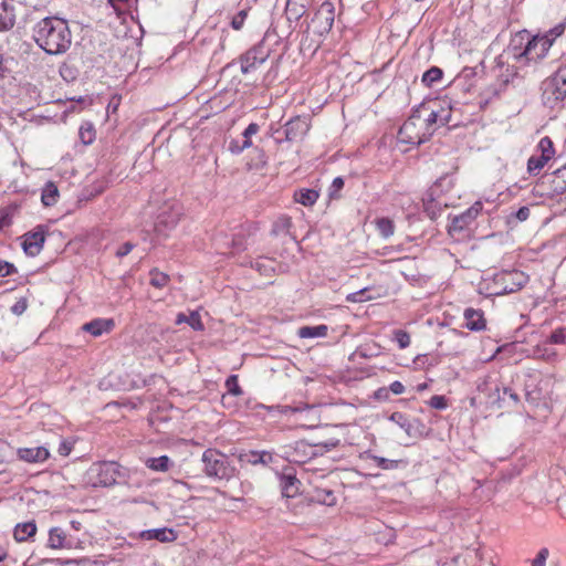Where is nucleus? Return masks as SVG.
I'll use <instances>...</instances> for the list:
<instances>
[{
	"label": "nucleus",
	"instance_id": "nucleus-26",
	"mask_svg": "<svg viewBox=\"0 0 566 566\" xmlns=\"http://www.w3.org/2000/svg\"><path fill=\"white\" fill-rule=\"evenodd\" d=\"M36 533V524L34 521L19 523L13 530V537L17 542H25L33 537Z\"/></svg>",
	"mask_w": 566,
	"mask_h": 566
},
{
	"label": "nucleus",
	"instance_id": "nucleus-47",
	"mask_svg": "<svg viewBox=\"0 0 566 566\" xmlns=\"http://www.w3.org/2000/svg\"><path fill=\"white\" fill-rule=\"evenodd\" d=\"M545 344L565 345L566 344V327L556 328L547 337Z\"/></svg>",
	"mask_w": 566,
	"mask_h": 566
},
{
	"label": "nucleus",
	"instance_id": "nucleus-27",
	"mask_svg": "<svg viewBox=\"0 0 566 566\" xmlns=\"http://www.w3.org/2000/svg\"><path fill=\"white\" fill-rule=\"evenodd\" d=\"M294 200L305 207H312L319 198V192L315 189L301 188L295 190Z\"/></svg>",
	"mask_w": 566,
	"mask_h": 566
},
{
	"label": "nucleus",
	"instance_id": "nucleus-55",
	"mask_svg": "<svg viewBox=\"0 0 566 566\" xmlns=\"http://www.w3.org/2000/svg\"><path fill=\"white\" fill-rule=\"evenodd\" d=\"M135 248V244L132 243L130 241H127L125 243H123L118 249L117 251L115 252V255L118 258V259H122L124 256H126L127 254H129L133 249Z\"/></svg>",
	"mask_w": 566,
	"mask_h": 566
},
{
	"label": "nucleus",
	"instance_id": "nucleus-19",
	"mask_svg": "<svg viewBox=\"0 0 566 566\" xmlns=\"http://www.w3.org/2000/svg\"><path fill=\"white\" fill-rule=\"evenodd\" d=\"M17 455L28 463H43L50 458V452L45 447L19 448Z\"/></svg>",
	"mask_w": 566,
	"mask_h": 566
},
{
	"label": "nucleus",
	"instance_id": "nucleus-45",
	"mask_svg": "<svg viewBox=\"0 0 566 566\" xmlns=\"http://www.w3.org/2000/svg\"><path fill=\"white\" fill-rule=\"evenodd\" d=\"M17 209V206H8L0 211V229L11 226L12 218Z\"/></svg>",
	"mask_w": 566,
	"mask_h": 566
},
{
	"label": "nucleus",
	"instance_id": "nucleus-37",
	"mask_svg": "<svg viewBox=\"0 0 566 566\" xmlns=\"http://www.w3.org/2000/svg\"><path fill=\"white\" fill-rule=\"evenodd\" d=\"M96 132L91 122H84L78 128V137L83 145H91L95 140Z\"/></svg>",
	"mask_w": 566,
	"mask_h": 566
},
{
	"label": "nucleus",
	"instance_id": "nucleus-25",
	"mask_svg": "<svg viewBox=\"0 0 566 566\" xmlns=\"http://www.w3.org/2000/svg\"><path fill=\"white\" fill-rule=\"evenodd\" d=\"M426 106L428 107V111H430L428 116L424 119L428 133L429 132L433 133V130L430 129L433 124L440 123V125H446L449 122V119L451 117L450 109L441 108L440 111H438V109H430L429 105H427V104H426Z\"/></svg>",
	"mask_w": 566,
	"mask_h": 566
},
{
	"label": "nucleus",
	"instance_id": "nucleus-44",
	"mask_svg": "<svg viewBox=\"0 0 566 566\" xmlns=\"http://www.w3.org/2000/svg\"><path fill=\"white\" fill-rule=\"evenodd\" d=\"M345 180L343 177H336L332 181L329 188H328V199L329 200H338L340 199V191L344 188Z\"/></svg>",
	"mask_w": 566,
	"mask_h": 566
},
{
	"label": "nucleus",
	"instance_id": "nucleus-18",
	"mask_svg": "<svg viewBox=\"0 0 566 566\" xmlns=\"http://www.w3.org/2000/svg\"><path fill=\"white\" fill-rule=\"evenodd\" d=\"M138 537L145 541H158L160 543H171L178 537L177 532L174 528L160 527L145 530L138 533Z\"/></svg>",
	"mask_w": 566,
	"mask_h": 566
},
{
	"label": "nucleus",
	"instance_id": "nucleus-14",
	"mask_svg": "<svg viewBox=\"0 0 566 566\" xmlns=\"http://www.w3.org/2000/svg\"><path fill=\"white\" fill-rule=\"evenodd\" d=\"M48 227L44 224L36 226L32 231L22 235V249L29 256L38 255L43 249Z\"/></svg>",
	"mask_w": 566,
	"mask_h": 566
},
{
	"label": "nucleus",
	"instance_id": "nucleus-57",
	"mask_svg": "<svg viewBox=\"0 0 566 566\" xmlns=\"http://www.w3.org/2000/svg\"><path fill=\"white\" fill-rule=\"evenodd\" d=\"M367 292V289H361L357 292L350 293L347 295V301L349 302H365L369 300V297H366L365 294Z\"/></svg>",
	"mask_w": 566,
	"mask_h": 566
},
{
	"label": "nucleus",
	"instance_id": "nucleus-10",
	"mask_svg": "<svg viewBox=\"0 0 566 566\" xmlns=\"http://www.w3.org/2000/svg\"><path fill=\"white\" fill-rule=\"evenodd\" d=\"M542 101L549 108L562 106L566 99V88L560 85L559 81L553 74L542 84Z\"/></svg>",
	"mask_w": 566,
	"mask_h": 566
},
{
	"label": "nucleus",
	"instance_id": "nucleus-54",
	"mask_svg": "<svg viewBox=\"0 0 566 566\" xmlns=\"http://www.w3.org/2000/svg\"><path fill=\"white\" fill-rule=\"evenodd\" d=\"M553 76H556V78L559 81L560 85L566 88V60L553 73Z\"/></svg>",
	"mask_w": 566,
	"mask_h": 566
},
{
	"label": "nucleus",
	"instance_id": "nucleus-31",
	"mask_svg": "<svg viewBox=\"0 0 566 566\" xmlns=\"http://www.w3.org/2000/svg\"><path fill=\"white\" fill-rule=\"evenodd\" d=\"M181 323H187L193 331H203L205 328L200 314L197 311L191 312L189 315L179 313L176 318V324Z\"/></svg>",
	"mask_w": 566,
	"mask_h": 566
},
{
	"label": "nucleus",
	"instance_id": "nucleus-13",
	"mask_svg": "<svg viewBox=\"0 0 566 566\" xmlns=\"http://www.w3.org/2000/svg\"><path fill=\"white\" fill-rule=\"evenodd\" d=\"M311 128L307 116H294L286 122L283 128H276L275 133H283L286 142L302 140Z\"/></svg>",
	"mask_w": 566,
	"mask_h": 566
},
{
	"label": "nucleus",
	"instance_id": "nucleus-63",
	"mask_svg": "<svg viewBox=\"0 0 566 566\" xmlns=\"http://www.w3.org/2000/svg\"><path fill=\"white\" fill-rule=\"evenodd\" d=\"M389 391H391L394 395H401L405 392V386L402 382L396 380L390 384L389 388H387Z\"/></svg>",
	"mask_w": 566,
	"mask_h": 566
},
{
	"label": "nucleus",
	"instance_id": "nucleus-53",
	"mask_svg": "<svg viewBox=\"0 0 566 566\" xmlns=\"http://www.w3.org/2000/svg\"><path fill=\"white\" fill-rule=\"evenodd\" d=\"M430 407L434 409H444L447 407V398L444 396H432L429 400Z\"/></svg>",
	"mask_w": 566,
	"mask_h": 566
},
{
	"label": "nucleus",
	"instance_id": "nucleus-30",
	"mask_svg": "<svg viewBox=\"0 0 566 566\" xmlns=\"http://www.w3.org/2000/svg\"><path fill=\"white\" fill-rule=\"evenodd\" d=\"M59 198V189L56 185L52 181H48L41 193V201L45 207H52L57 202Z\"/></svg>",
	"mask_w": 566,
	"mask_h": 566
},
{
	"label": "nucleus",
	"instance_id": "nucleus-22",
	"mask_svg": "<svg viewBox=\"0 0 566 566\" xmlns=\"http://www.w3.org/2000/svg\"><path fill=\"white\" fill-rule=\"evenodd\" d=\"M463 317L465 319V327L470 331L480 332L486 327V321L481 310L465 308Z\"/></svg>",
	"mask_w": 566,
	"mask_h": 566
},
{
	"label": "nucleus",
	"instance_id": "nucleus-56",
	"mask_svg": "<svg viewBox=\"0 0 566 566\" xmlns=\"http://www.w3.org/2000/svg\"><path fill=\"white\" fill-rule=\"evenodd\" d=\"M548 557V549L542 548L536 557L532 560V566H545Z\"/></svg>",
	"mask_w": 566,
	"mask_h": 566
},
{
	"label": "nucleus",
	"instance_id": "nucleus-46",
	"mask_svg": "<svg viewBox=\"0 0 566 566\" xmlns=\"http://www.w3.org/2000/svg\"><path fill=\"white\" fill-rule=\"evenodd\" d=\"M260 130V126L256 123H251L242 133L243 143L241 144V148H250L252 146L251 137L258 134Z\"/></svg>",
	"mask_w": 566,
	"mask_h": 566
},
{
	"label": "nucleus",
	"instance_id": "nucleus-43",
	"mask_svg": "<svg viewBox=\"0 0 566 566\" xmlns=\"http://www.w3.org/2000/svg\"><path fill=\"white\" fill-rule=\"evenodd\" d=\"M150 284L157 289H163L169 282L168 274L153 269L149 271Z\"/></svg>",
	"mask_w": 566,
	"mask_h": 566
},
{
	"label": "nucleus",
	"instance_id": "nucleus-58",
	"mask_svg": "<svg viewBox=\"0 0 566 566\" xmlns=\"http://www.w3.org/2000/svg\"><path fill=\"white\" fill-rule=\"evenodd\" d=\"M64 566H103L99 562L92 559L70 560Z\"/></svg>",
	"mask_w": 566,
	"mask_h": 566
},
{
	"label": "nucleus",
	"instance_id": "nucleus-3",
	"mask_svg": "<svg viewBox=\"0 0 566 566\" xmlns=\"http://www.w3.org/2000/svg\"><path fill=\"white\" fill-rule=\"evenodd\" d=\"M528 277L518 270H503L495 273L491 280H484L489 295H504L520 291L527 283Z\"/></svg>",
	"mask_w": 566,
	"mask_h": 566
},
{
	"label": "nucleus",
	"instance_id": "nucleus-2",
	"mask_svg": "<svg viewBox=\"0 0 566 566\" xmlns=\"http://www.w3.org/2000/svg\"><path fill=\"white\" fill-rule=\"evenodd\" d=\"M553 43L554 38H549L548 34L530 36V34L524 31L516 34L512 40L510 50L517 61L538 62L546 57Z\"/></svg>",
	"mask_w": 566,
	"mask_h": 566
},
{
	"label": "nucleus",
	"instance_id": "nucleus-21",
	"mask_svg": "<svg viewBox=\"0 0 566 566\" xmlns=\"http://www.w3.org/2000/svg\"><path fill=\"white\" fill-rule=\"evenodd\" d=\"M15 23L14 6L10 0H0V32L11 30Z\"/></svg>",
	"mask_w": 566,
	"mask_h": 566
},
{
	"label": "nucleus",
	"instance_id": "nucleus-8",
	"mask_svg": "<svg viewBox=\"0 0 566 566\" xmlns=\"http://www.w3.org/2000/svg\"><path fill=\"white\" fill-rule=\"evenodd\" d=\"M423 112H428L426 104H420L412 111L411 116L398 130V139L400 143L419 146L430 138L432 132H429L428 134H420L417 129L416 119H420Z\"/></svg>",
	"mask_w": 566,
	"mask_h": 566
},
{
	"label": "nucleus",
	"instance_id": "nucleus-35",
	"mask_svg": "<svg viewBox=\"0 0 566 566\" xmlns=\"http://www.w3.org/2000/svg\"><path fill=\"white\" fill-rule=\"evenodd\" d=\"M291 227L292 219L287 216H282L273 222L271 234L274 237L289 234Z\"/></svg>",
	"mask_w": 566,
	"mask_h": 566
},
{
	"label": "nucleus",
	"instance_id": "nucleus-61",
	"mask_svg": "<svg viewBox=\"0 0 566 566\" xmlns=\"http://www.w3.org/2000/svg\"><path fill=\"white\" fill-rule=\"evenodd\" d=\"M531 210L528 207H521L513 216L521 222L526 221L530 217Z\"/></svg>",
	"mask_w": 566,
	"mask_h": 566
},
{
	"label": "nucleus",
	"instance_id": "nucleus-4",
	"mask_svg": "<svg viewBox=\"0 0 566 566\" xmlns=\"http://www.w3.org/2000/svg\"><path fill=\"white\" fill-rule=\"evenodd\" d=\"M483 209L482 201H475L470 208L451 218L447 228L448 234L454 241H464L471 237L472 224Z\"/></svg>",
	"mask_w": 566,
	"mask_h": 566
},
{
	"label": "nucleus",
	"instance_id": "nucleus-5",
	"mask_svg": "<svg viewBox=\"0 0 566 566\" xmlns=\"http://www.w3.org/2000/svg\"><path fill=\"white\" fill-rule=\"evenodd\" d=\"M339 443L338 439H329L324 442H305L303 440L284 444L280 448L281 457L290 462L302 463L310 459L314 453L311 452L312 447L324 448V451L335 449Z\"/></svg>",
	"mask_w": 566,
	"mask_h": 566
},
{
	"label": "nucleus",
	"instance_id": "nucleus-24",
	"mask_svg": "<svg viewBox=\"0 0 566 566\" xmlns=\"http://www.w3.org/2000/svg\"><path fill=\"white\" fill-rule=\"evenodd\" d=\"M308 502L334 506L336 505L337 499L332 490L316 488L308 496Z\"/></svg>",
	"mask_w": 566,
	"mask_h": 566
},
{
	"label": "nucleus",
	"instance_id": "nucleus-49",
	"mask_svg": "<svg viewBox=\"0 0 566 566\" xmlns=\"http://www.w3.org/2000/svg\"><path fill=\"white\" fill-rule=\"evenodd\" d=\"M394 338L400 348H406L410 345V335L403 329H396Z\"/></svg>",
	"mask_w": 566,
	"mask_h": 566
},
{
	"label": "nucleus",
	"instance_id": "nucleus-48",
	"mask_svg": "<svg viewBox=\"0 0 566 566\" xmlns=\"http://www.w3.org/2000/svg\"><path fill=\"white\" fill-rule=\"evenodd\" d=\"M226 387H227L228 392L233 395V396L242 395V389L239 386L238 376L237 375H231V376H229L227 378Z\"/></svg>",
	"mask_w": 566,
	"mask_h": 566
},
{
	"label": "nucleus",
	"instance_id": "nucleus-60",
	"mask_svg": "<svg viewBox=\"0 0 566 566\" xmlns=\"http://www.w3.org/2000/svg\"><path fill=\"white\" fill-rule=\"evenodd\" d=\"M566 24L564 22L558 23L554 28H552L548 32L545 34H548L549 38H554V41L560 36L565 31Z\"/></svg>",
	"mask_w": 566,
	"mask_h": 566
},
{
	"label": "nucleus",
	"instance_id": "nucleus-16",
	"mask_svg": "<svg viewBox=\"0 0 566 566\" xmlns=\"http://www.w3.org/2000/svg\"><path fill=\"white\" fill-rule=\"evenodd\" d=\"M180 214L175 210L161 211L154 223V232L158 238H166L168 232L172 230L179 222Z\"/></svg>",
	"mask_w": 566,
	"mask_h": 566
},
{
	"label": "nucleus",
	"instance_id": "nucleus-11",
	"mask_svg": "<svg viewBox=\"0 0 566 566\" xmlns=\"http://www.w3.org/2000/svg\"><path fill=\"white\" fill-rule=\"evenodd\" d=\"M537 149L541 154L533 155L527 160V171L531 176H536L555 154L553 142L547 136L539 140Z\"/></svg>",
	"mask_w": 566,
	"mask_h": 566
},
{
	"label": "nucleus",
	"instance_id": "nucleus-50",
	"mask_svg": "<svg viewBox=\"0 0 566 566\" xmlns=\"http://www.w3.org/2000/svg\"><path fill=\"white\" fill-rule=\"evenodd\" d=\"M76 440L73 438L64 439L60 442L57 452L62 457H67L73 450V447L75 444Z\"/></svg>",
	"mask_w": 566,
	"mask_h": 566
},
{
	"label": "nucleus",
	"instance_id": "nucleus-52",
	"mask_svg": "<svg viewBox=\"0 0 566 566\" xmlns=\"http://www.w3.org/2000/svg\"><path fill=\"white\" fill-rule=\"evenodd\" d=\"M248 17V11L247 10H241L240 12H238L231 20V27L234 29V30H240L243 24H244V21Z\"/></svg>",
	"mask_w": 566,
	"mask_h": 566
},
{
	"label": "nucleus",
	"instance_id": "nucleus-38",
	"mask_svg": "<svg viewBox=\"0 0 566 566\" xmlns=\"http://www.w3.org/2000/svg\"><path fill=\"white\" fill-rule=\"evenodd\" d=\"M443 71L438 66H431L421 77V82L426 87H432L437 82L441 81Z\"/></svg>",
	"mask_w": 566,
	"mask_h": 566
},
{
	"label": "nucleus",
	"instance_id": "nucleus-20",
	"mask_svg": "<svg viewBox=\"0 0 566 566\" xmlns=\"http://www.w3.org/2000/svg\"><path fill=\"white\" fill-rule=\"evenodd\" d=\"M115 326L113 318H95L82 326L84 332L90 333L94 337L109 333Z\"/></svg>",
	"mask_w": 566,
	"mask_h": 566
},
{
	"label": "nucleus",
	"instance_id": "nucleus-28",
	"mask_svg": "<svg viewBox=\"0 0 566 566\" xmlns=\"http://www.w3.org/2000/svg\"><path fill=\"white\" fill-rule=\"evenodd\" d=\"M239 460L243 463H250V464H268L272 461L271 453L266 451L258 452V451H248L244 453H241L239 455Z\"/></svg>",
	"mask_w": 566,
	"mask_h": 566
},
{
	"label": "nucleus",
	"instance_id": "nucleus-6",
	"mask_svg": "<svg viewBox=\"0 0 566 566\" xmlns=\"http://www.w3.org/2000/svg\"><path fill=\"white\" fill-rule=\"evenodd\" d=\"M203 472L207 476L218 480H230L234 475V468L228 457L216 449H207L202 453Z\"/></svg>",
	"mask_w": 566,
	"mask_h": 566
},
{
	"label": "nucleus",
	"instance_id": "nucleus-59",
	"mask_svg": "<svg viewBox=\"0 0 566 566\" xmlns=\"http://www.w3.org/2000/svg\"><path fill=\"white\" fill-rule=\"evenodd\" d=\"M28 307V302L25 298H20L19 301H17L12 307H11V312L15 315H21L25 312Z\"/></svg>",
	"mask_w": 566,
	"mask_h": 566
},
{
	"label": "nucleus",
	"instance_id": "nucleus-17",
	"mask_svg": "<svg viewBox=\"0 0 566 566\" xmlns=\"http://www.w3.org/2000/svg\"><path fill=\"white\" fill-rule=\"evenodd\" d=\"M423 429L427 427H398L394 437L399 444L408 447L429 434V430Z\"/></svg>",
	"mask_w": 566,
	"mask_h": 566
},
{
	"label": "nucleus",
	"instance_id": "nucleus-42",
	"mask_svg": "<svg viewBox=\"0 0 566 566\" xmlns=\"http://www.w3.org/2000/svg\"><path fill=\"white\" fill-rule=\"evenodd\" d=\"M376 227L380 235L385 239L394 234L395 226L394 222L388 218L377 219Z\"/></svg>",
	"mask_w": 566,
	"mask_h": 566
},
{
	"label": "nucleus",
	"instance_id": "nucleus-40",
	"mask_svg": "<svg viewBox=\"0 0 566 566\" xmlns=\"http://www.w3.org/2000/svg\"><path fill=\"white\" fill-rule=\"evenodd\" d=\"M368 458L371 459L376 463V465L381 470H395L399 467V464H406V462L402 460H391L375 454H370L368 455Z\"/></svg>",
	"mask_w": 566,
	"mask_h": 566
},
{
	"label": "nucleus",
	"instance_id": "nucleus-1",
	"mask_svg": "<svg viewBox=\"0 0 566 566\" xmlns=\"http://www.w3.org/2000/svg\"><path fill=\"white\" fill-rule=\"evenodd\" d=\"M69 22L56 15L45 17L33 27V39L46 54L60 55L72 45Z\"/></svg>",
	"mask_w": 566,
	"mask_h": 566
},
{
	"label": "nucleus",
	"instance_id": "nucleus-62",
	"mask_svg": "<svg viewBox=\"0 0 566 566\" xmlns=\"http://www.w3.org/2000/svg\"><path fill=\"white\" fill-rule=\"evenodd\" d=\"M286 12L287 14H293L295 19H298L304 13V9L303 7L300 9H294L292 0H287Z\"/></svg>",
	"mask_w": 566,
	"mask_h": 566
},
{
	"label": "nucleus",
	"instance_id": "nucleus-7",
	"mask_svg": "<svg viewBox=\"0 0 566 566\" xmlns=\"http://www.w3.org/2000/svg\"><path fill=\"white\" fill-rule=\"evenodd\" d=\"M120 465L114 461L93 463L86 472V480L93 488H106L116 483Z\"/></svg>",
	"mask_w": 566,
	"mask_h": 566
},
{
	"label": "nucleus",
	"instance_id": "nucleus-64",
	"mask_svg": "<svg viewBox=\"0 0 566 566\" xmlns=\"http://www.w3.org/2000/svg\"><path fill=\"white\" fill-rule=\"evenodd\" d=\"M244 149L245 148H241V145H239V143L235 140H232L229 145V150L235 155L241 154Z\"/></svg>",
	"mask_w": 566,
	"mask_h": 566
},
{
	"label": "nucleus",
	"instance_id": "nucleus-41",
	"mask_svg": "<svg viewBox=\"0 0 566 566\" xmlns=\"http://www.w3.org/2000/svg\"><path fill=\"white\" fill-rule=\"evenodd\" d=\"M273 263H274V261L272 259L260 258V259L255 260L251 264V266L255 271H258L260 274L269 276L274 271Z\"/></svg>",
	"mask_w": 566,
	"mask_h": 566
},
{
	"label": "nucleus",
	"instance_id": "nucleus-34",
	"mask_svg": "<svg viewBox=\"0 0 566 566\" xmlns=\"http://www.w3.org/2000/svg\"><path fill=\"white\" fill-rule=\"evenodd\" d=\"M553 191L556 195L566 192V164L554 171Z\"/></svg>",
	"mask_w": 566,
	"mask_h": 566
},
{
	"label": "nucleus",
	"instance_id": "nucleus-36",
	"mask_svg": "<svg viewBox=\"0 0 566 566\" xmlns=\"http://www.w3.org/2000/svg\"><path fill=\"white\" fill-rule=\"evenodd\" d=\"M510 75H502L496 83L489 85L484 94L488 96V98H493L500 96V94L506 88V86L510 83Z\"/></svg>",
	"mask_w": 566,
	"mask_h": 566
},
{
	"label": "nucleus",
	"instance_id": "nucleus-12",
	"mask_svg": "<svg viewBox=\"0 0 566 566\" xmlns=\"http://www.w3.org/2000/svg\"><path fill=\"white\" fill-rule=\"evenodd\" d=\"M270 56V50L261 41L240 56L241 72L248 74L263 64Z\"/></svg>",
	"mask_w": 566,
	"mask_h": 566
},
{
	"label": "nucleus",
	"instance_id": "nucleus-15",
	"mask_svg": "<svg viewBox=\"0 0 566 566\" xmlns=\"http://www.w3.org/2000/svg\"><path fill=\"white\" fill-rule=\"evenodd\" d=\"M335 20V8L331 1H324L317 11L315 12L312 23L315 28V32L323 35L328 33L334 24Z\"/></svg>",
	"mask_w": 566,
	"mask_h": 566
},
{
	"label": "nucleus",
	"instance_id": "nucleus-32",
	"mask_svg": "<svg viewBox=\"0 0 566 566\" xmlns=\"http://www.w3.org/2000/svg\"><path fill=\"white\" fill-rule=\"evenodd\" d=\"M328 327L324 324L316 326H302L298 328L297 335L301 338H315L327 336Z\"/></svg>",
	"mask_w": 566,
	"mask_h": 566
},
{
	"label": "nucleus",
	"instance_id": "nucleus-23",
	"mask_svg": "<svg viewBox=\"0 0 566 566\" xmlns=\"http://www.w3.org/2000/svg\"><path fill=\"white\" fill-rule=\"evenodd\" d=\"M280 486L284 497L293 499L300 493L301 481L293 474H282Z\"/></svg>",
	"mask_w": 566,
	"mask_h": 566
},
{
	"label": "nucleus",
	"instance_id": "nucleus-51",
	"mask_svg": "<svg viewBox=\"0 0 566 566\" xmlns=\"http://www.w3.org/2000/svg\"><path fill=\"white\" fill-rule=\"evenodd\" d=\"M18 272L15 265L4 260H0V277L9 276Z\"/></svg>",
	"mask_w": 566,
	"mask_h": 566
},
{
	"label": "nucleus",
	"instance_id": "nucleus-29",
	"mask_svg": "<svg viewBox=\"0 0 566 566\" xmlns=\"http://www.w3.org/2000/svg\"><path fill=\"white\" fill-rule=\"evenodd\" d=\"M495 391L497 392V401L500 402V407L507 406H516L520 401L518 395L510 387H496Z\"/></svg>",
	"mask_w": 566,
	"mask_h": 566
},
{
	"label": "nucleus",
	"instance_id": "nucleus-33",
	"mask_svg": "<svg viewBox=\"0 0 566 566\" xmlns=\"http://www.w3.org/2000/svg\"><path fill=\"white\" fill-rule=\"evenodd\" d=\"M145 465L156 472H167L172 465V461L167 455H161L158 458H148L145 461Z\"/></svg>",
	"mask_w": 566,
	"mask_h": 566
},
{
	"label": "nucleus",
	"instance_id": "nucleus-39",
	"mask_svg": "<svg viewBox=\"0 0 566 566\" xmlns=\"http://www.w3.org/2000/svg\"><path fill=\"white\" fill-rule=\"evenodd\" d=\"M533 357L547 363H552L556 360L557 353L553 348H549L545 345H537L533 349Z\"/></svg>",
	"mask_w": 566,
	"mask_h": 566
},
{
	"label": "nucleus",
	"instance_id": "nucleus-9",
	"mask_svg": "<svg viewBox=\"0 0 566 566\" xmlns=\"http://www.w3.org/2000/svg\"><path fill=\"white\" fill-rule=\"evenodd\" d=\"M84 539L71 531L54 526L49 530L46 546L51 549H77L82 548Z\"/></svg>",
	"mask_w": 566,
	"mask_h": 566
}]
</instances>
